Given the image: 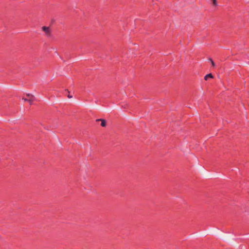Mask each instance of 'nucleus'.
<instances>
[{
    "label": "nucleus",
    "mask_w": 249,
    "mask_h": 249,
    "mask_svg": "<svg viewBox=\"0 0 249 249\" xmlns=\"http://www.w3.org/2000/svg\"><path fill=\"white\" fill-rule=\"evenodd\" d=\"M212 65L213 67H214L215 66L214 62L213 61H212Z\"/></svg>",
    "instance_id": "6"
},
{
    "label": "nucleus",
    "mask_w": 249,
    "mask_h": 249,
    "mask_svg": "<svg viewBox=\"0 0 249 249\" xmlns=\"http://www.w3.org/2000/svg\"><path fill=\"white\" fill-rule=\"evenodd\" d=\"M212 0L213 1V4L214 6H217V3L216 0Z\"/></svg>",
    "instance_id": "5"
},
{
    "label": "nucleus",
    "mask_w": 249,
    "mask_h": 249,
    "mask_svg": "<svg viewBox=\"0 0 249 249\" xmlns=\"http://www.w3.org/2000/svg\"><path fill=\"white\" fill-rule=\"evenodd\" d=\"M22 100H23L24 101H28V99L24 98H22Z\"/></svg>",
    "instance_id": "7"
},
{
    "label": "nucleus",
    "mask_w": 249,
    "mask_h": 249,
    "mask_svg": "<svg viewBox=\"0 0 249 249\" xmlns=\"http://www.w3.org/2000/svg\"><path fill=\"white\" fill-rule=\"evenodd\" d=\"M209 60L211 62H212V61H213V60H212V58H209Z\"/></svg>",
    "instance_id": "8"
},
{
    "label": "nucleus",
    "mask_w": 249,
    "mask_h": 249,
    "mask_svg": "<svg viewBox=\"0 0 249 249\" xmlns=\"http://www.w3.org/2000/svg\"><path fill=\"white\" fill-rule=\"evenodd\" d=\"M68 97L69 98H72V96L70 95H68Z\"/></svg>",
    "instance_id": "9"
},
{
    "label": "nucleus",
    "mask_w": 249,
    "mask_h": 249,
    "mask_svg": "<svg viewBox=\"0 0 249 249\" xmlns=\"http://www.w3.org/2000/svg\"><path fill=\"white\" fill-rule=\"evenodd\" d=\"M213 75L211 73H209L205 75L204 79L205 80H208L209 78H213Z\"/></svg>",
    "instance_id": "4"
},
{
    "label": "nucleus",
    "mask_w": 249,
    "mask_h": 249,
    "mask_svg": "<svg viewBox=\"0 0 249 249\" xmlns=\"http://www.w3.org/2000/svg\"><path fill=\"white\" fill-rule=\"evenodd\" d=\"M26 95L27 96L29 97V99H28V102H29L30 105H32L34 99V95L30 93L27 94Z\"/></svg>",
    "instance_id": "2"
},
{
    "label": "nucleus",
    "mask_w": 249,
    "mask_h": 249,
    "mask_svg": "<svg viewBox=\"0 0 249 249\" xmlns=\"http://www.w3.org/2000/svg\"><path fill=\"white\" fill-rule=\"evenodd\" d=\"M42 30L45 33L47 36L50 37L52 36L51 30L49 27L43 26Z\"/></svg>",
    "instance_id": "1"
},
{
    "label": "nucleus",
    "mask_w": 249,
    "mask_h": 249,
    "mask_svg": "<svg viewBox=\"0 0 249 249\" xmlns=\"http://www.w3.org/2000/svg\"><path fill=\"white\" fill-rule=\"evenodd\" d=\"M97 122L101 121V126L103 127L106 126L107 122L105 120L102 119H98L96 120Z\"/></svg>",
    "instance_id": "3"
}]
</instances>
